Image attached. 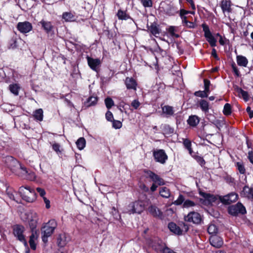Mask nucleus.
<instances>
[{"instance_id": "1", "label": "nucleus", "mask_w": 253, "mask_h": 253, "mask_svg": "<svg viewBox=\"0 0 253 253\" xmlns=\"http://www.w3.org/2000/svg\"><path fill=\"white\" fill-rule=\"evenodd\" d=\"M5 163L7 166L12 170L13 172L17 171L19 169L23 170V174L25 175L27 179L30 180H34L35 178V174L34 172H29L26 168L22 166L19 162L11 156H7L5 159Z\"/></svg>"}, {"instance_id": "2", "label": "nucleus", "mask_w": 253, "mask_h": 253, "mask_svg": "<svg viewBox=\"0 0 253 253\" xmlns=\"http://www.w3.org/2000/svg\"><path fill=\"white\" fill-rule=\"evenodd\" d=\"M147 203V201L141 200L130 202L125 208L123 212L128 214H140L144 211Z\"/></svg>"}, {"instance_id": "3", "label": "nucleus", "mask_w": 253, "mask_h": 253, "mask_svg": "<svg viewBox=\"0 0 253 253\" xmlns=\"http://www.w3.org/2000/svg\"><path fill=\"white\" fill-rule=\"evenodd\" d=\"M57 223L55 220L52 219L46 223L42 228V240L44 243L47 242V238L51 235L56 227Z\"/></svg>"}, {"instance_id": "4", "label": "nucleus", "mask_w": 253, "mask_h": 253, "mask_svg": "<svg viewBox=\"0 0 253 253\" xmlns=\"http://www.w3.org/2000/svg\"><path fill=\"white\" fill-rule=\"evenodd\" d=\"M19 192L22 198L26 202H33L36 198L35 191L29 187H20Z\"/></svg>"}, {"instance_id": "5", "label": "nucleus", "mask_w": 253, "mask_h": 253, "mask_svg": "<svg viewBox=\"0 0 253 253\" xmlns=\"http://www.w3.org/2000/svg\"><path fill=\"white\" fill-rule=\"evenodd\" d=\"M25 227L21 225H16L13 227V234L16 238L23 243L25 247H28V243L24 235Z\"/></svg>"}, {"instance_id": "6", "label": "nucleus", "mask_w": 253, "mask_h": 253, "mask_svg": "<svg viewBox=\"0 0 253 253\" xmlns=\"http://www.w3.org/2000/svg\"><path fill=\"white\" fill-rule=\"evenodd\" d=\"M180 225L181 227L174 222H170L169 224L168 227L171 232L175 234L180 235L182 234L183 230L187 232L189 229L188 226L183 222H181Z\"/></svg>"}, {"instance_id": "7", "label": "nucleus", "mask_w": 253, "mask_h": 253, "mask_svg": "<svg viewBox=\"0 0 253 253\" xmlns=\"http://www.w3.org/2000/svg\"><path fill=\"white\" fill-rule=\"evenodd\" d=\"M228 212L229 214L236 216L238 214H244L246 212L245 207L241 203H238L235 205L229 206L228 208Z\"/></svg>"}, {"instance_id": "8", "label": "nucleus", "mask_w": 253, "mask_h": 253, "mask_svg": "<svg viewBox=\"0 0 253 253\" xmlns=\"http://www.w3.org/2000/svg\"><path fill=\"white\" fill-rule=\"evenodd\" d=\"M203 31L204 32V36L207 41L209 42L211 46L214 47L216 46V40L212 35L209 26L205 23L202 25Z\"/></svg>"}, {"instance_id": "9", "label": "nucleus", "mask_w": 253, "mask_h": 253, "mask_svg": "<svg viewBox=\"0 0 253 253\" xmlns=\"http://www.w3.org/2000/svg\"><path fill=\"white\" fill-rule=\"evenodd\" d=\"M184 220L188 222L198 224L201 223L202 217L198 212L191 211L184 216Z\"/></svg>"}, {"instance_id": "10", "label": "nucleus", "mask_w": 253, "mask_h": 253, "mask_svg": "<svg viewBox=\"0 0 253 253\" xmlns=\"http://www.w3.org/2000/svg\"><path fill=\"white\" fill-rule=\"evenodd\" d=\"M153 156L156 162L162 164H165L168 159L167 155L163 149L154 151Z\"/></svg>"}, {"instance_id": "11", "label": "nucleus", "mask_w": 253, "mask_h": 253, "mask_svg": "<svg viewBox=\"0 0 253 253\" xmlns=\"http://www.w3.org/2000/svg\"><path fill=\"white\" fill-rule=\"evenodd\" d=\"M29 222V225L31 231H36V228L37 224L38 215L36 212H29L25 214Z\"/></svg>"}, {"instance_id": "12", "label": "nucleus", "mask_w": 253, "mask_h": 253, "mask_svg": "<svg viewBox=\"0 0 253 253\" xmlns=\"http://www.w3.org/2000/svg\"><path fill=\"white\" fill-rule=\"evenodd\" d=\"M199 194L203 198L201 199L200 201L205 205H210L216 200V198L212 194L205 193L202 191H199Z\"/></svg>"}, {"instance_id": "13", "label": "nucleus", "mask_w": 253, "mask_h": 253, "mask_svg": "<svg viewBox=\"0 0 253 253\" xmlns=\"http://www.w3.org/2000/svg\"><path fill=\"white\" fill-rule=\"evenodd\" d=\"M144 172L146 174V177L150 178L154 183L158 184L159 185L165 184L164 179L153 171L148 170H144Z\"/></svg>"}, {"instance_id": "14", "label": "nucleus", "mask_w": 253, "mask_h": 253, "mask_svg": "<svg viewBox=\"0 0 253 253\" xmlns=\"http://www.w3.org/2000/svg\"><path fill=\"white\" fill-rule=\"evenodd\" d=\"M16 28L22 34L28 33L33 29L32 24L28 21L18 23Z\"/></svg>"}, {"instance_id": "15", "label": "nucleus", "mask_w": 253, "mask_h": 253, "mask_svg": "<svg viewBox=\"0 0 253 253\" xmlns=\"http://www.w3.org/2000/svg\"><path fill=\"white\" fill-rule=\"evenodd\" d=\"M237 199L238 195L234 192H232L221 197L220 200L224 204L229 205L232 203L236 202Z\"/></svg>"}, {"instance_id": "16", "label": "nucleus", "mask_w": 253, "mask_h": 253, "mask_svg": "<svg viewBox=\"0 0 253 253\" xmlns=\"http://www.w3.org/2000/svg\"><path fill=\"white\" fill-rule=\"evenodd\" d=\"M86 59L89 67L92 70L97 72L101 63L100 60L98 58L94 59L88 56Z\"/></svg>"}, {"instance_id": "17", "label": "nucleus", "mask_w": 253, "mask_h": 253, "mask_svg": "<svg viewBox=\"0 0 253 253\" xmlns=\"http://www.w3.org/2000/svg\"><path fill=\"white\" fill-rule=\"evenodd\" d=\"M210 242L211 245L216 248H220L223 244L222 238L216 235L211 236L210 238Z\"/></svg>"}, {"instance_id": "18", "label": "nucleus", "mask_w": 253, "mask_h": 253, "mask_svg": "<svg viewBox=\"0 0 253 253\" xmlns=\"http://www.w3.org/2000/svg\"><path fill=\"white\" fill-rule=\"evenodd\" d=\"M148 211L154 217H161L162 216V211L155 205L150 206Z\"/></svg>"}, {"instance_id": "19", "label": "nucleus", "mask_w": 253, "mask_h": 253, "mask_svg": "<svg viewBox=\"0 0 253 253\" xmlns=\"http://www.w3.org/2000/svg\"><path fill=\"white\" fill-rule=\"evenodd\" d=\"M32 234L30 236L29 239V244L32 250H36V241H37L38 238V234L37 233V231H31Z\"/></svg>"}, {"instance_id": "20", "label": "nucleus", "mask_w": 253, "mask_h": 253, "mask_svg": "<svg viewBox=\"0 0 253 253\" xmlns=\"http://www.w3.org/2000/svg\"><path fill=\"white\" fill-rule=\"evenodd\" d=\"M40 23L46 33H50L53 31V26L51 22L42 20L40 22Z\"/></svg>"}, {"instance_id": "21", "label": "nucleus", "mask_w": 253, "mask_h": 253, "mask_svg": "<svg viewBox=\"0 0 253 253\" xmlns=\"http://www.w3.org/2000/svg\"><path fill=\"white\" fill-rule=\"evenodd\" d=\"M125 84L128 89H136L137 83L132 78L127 77L125 80Z\"/></svg>"}, {"instance_id": "22", "label": "nucleus", "mask_w": 253, "mask_h": 253, "mask_svg": "<svg viewBox=\"0 0 253 253\" xmlns=\"http://www.w3.org/2000/svg\"><path fill=\"white\" fill-rule=\"evenodd\" d=\"M235 90L238 94L240 97H242L245 101H248L249 99V95L248 92L243 90L241 87L237 86L235 87Z\"/></svg>"}, {"instance_id": "23", "label": "nucleus", "mask_w": 253, "mask_h": 253, "mask_svg": "<svg viewBox=\"0 0 253 253\" xmlns=\"http://www.w3.org/2000/svg\"><path fill=\"white\" fill-rule=\"evenodd\" d=\"M241 196L248 199H253V189L248 186H245L241 192Z\"/></svg>"}, {"instance_id": "24", "label": "nucleus", "mask_w": 253, "mask_h": 253, "mask_svg": "<svg viewBox=\"0 0 253 253\" xmlns=\"http://www.w3.org/2000/svg\"><path fill=\"white\" fill-rule=\"evenodd\" d=\"M116 15L119 20H127L129 19H132L129 15L127 13L126 10L119 9Z\"/></svg>"}, {"instance_id": "25", "label": "nucleus", "mask_w": 253, "mask_h": 253, "mask_svg": "<svg viewBox=\"0 0 253 253\" xmlns=\"http://www.w3.org/2000/svg\"><path fill=\"white\" fill-rule=\"evenodd\" d=\"M188 124L192 127L196 126L199 123L200 119L196 115H191L189 116L187 121Z\"/></svg>"}, {"instance_id": "26", "label": "nucleus", "mask_w": 253, "mask_h": 253, "mask_svg": "<svg viewBox=\"0 0 253 253\" xmlns=\"http://www.w3.org/2000/svg\"><path fill=\"white\" fill-rule=\"evenodd\" d=\"M68 241V238L64 234L60 235L57 238V244L60 247H64Z\"/></svg>"}, {"instance_id": "27", "label": "nucleus", "mask_w": 253, "mask_h": 253, "mask_svg": "<svg viewBox=\"0 0 253 253\" xmlns=\"http://www.w3.org/2000/svg\"><path fill=\"white\" fill-rule=\"evenodd\" d=\"M221 7L223 12H227L230 13L231 12V2L227 0H222L221 3Z\"/></svg>"}, {"instance_id": "28", "label": "nucleus", "mask_w": 253, "mask_h": 253, "mask_svg": "<svg viewBox=\"0 0 253 253\" xmlns=\"http://www.w3.org/2000/svg\"><path fill=\"white\" fill-rule=\"evenodd\" d=\"M163 113L165 114L166 117H168L172 116L174 114L173 108L169 105H165L162 107Z\"/></svg>"}, {"instance_id": "29", "label": "nucleus", "mask_w": 253, "mask_h": 253, "mask_svg": "<svg viewBox=\"0 0 253 253\" xmlns=\"http://www.w3.org/2000/svg\"><path fill=\"white\" fill-rule=\"evenodd\" d=\"M237 63L240 66L247 67L248 60L247 58L242 55H237L236 57Z\"/></svg>"}, {"instance_id": "30", "label": "nucleus", "mask_w": 253, "mask_h": 253, "mask_svg": "<svg viewBox=\"0 0 253 253\" xmlns=\"http://www.w3.org/2000/svg\"><path fill=\"white\" fill-rule=\"evenodd\" d=\"M149 30L150 33L156 37H157V35L160 34L161 31L159 26L156 24H151L149 28Z\"/></svg>"}, {"instance_id": "31", "label": "nucleus", "mask_w": 253, "mask_h": 253, "mask_svg": "<svg viewBox=\"0 0 253 253\" xmlns=\"http://www.w3.org/2000/svg\"><path fill=\"white\" fill-rule=\"evenodd\" d=\"M6 194L10 200L14 201L17 203H18V201L16 200V199L15 197L16 192L13 190L12 188L8 187L6 190Z\"/></svg>"}, {"instance_id": "32", "label": "nucleus", "mask_w": 253, "mask_h": 253, "mask_svg": "<svg viewBox=\"0 0 253 253\" xmlns=\"http://www.w3.org/2000/svg\"><path fill=\"white\" fill-rule=\"evenodd\" d=\"M199 105L202 110L205 113L209 112V103L205 100H201L199 101Z\"/></svg>"}, {"instance_id": "33", "label": "nucleus", "mask_w": 253, "mask_h": 253, "mask_svg": "<svg viewBox=\"0 0 253 253\" xmlns=\"http://www.w3.org/2000/svg\"><path fill=\"white\" fill-rule=\"evenodd\" d=\"M62 18L66 22H71L74 20L75 15L71 12H64L62 14Z\"/></svg>"}, {"instance_id": "34", "label": "nucleus", "mask_w": 253, "mask_h": 253, "mask_svg": "<svg viewBox=\"0 0 253 253\" xmlns=\"http://www.w3.org/2000/svg\"><path fill=\"white\" fill-rule=\"evenodd\" d=\"M97 102V98L95 96H90L84 103V105L86 107L94 105Z\"/></svg>"}, {"instance_id": "35", "label": "nucleus", "mask_w": 253, "mask_h": 253, "mask_svg": "<svg viewBox=\"0 0 253 253\" xmlns=\"http://www.w3.org/2000/svg\"><path fill=\"white\" fill-rule=\"evenodd\" d=\"M9 89L11 93L15 95H18L20 86L18 84H11L9 86Z\"/></svg>"}, {"instance_id": "36", "label": "nucleus", "mask_w": 253, "mask_h": 253, "mask_svg": "<svg viewBox=\"0 0 253 253\" xmlns=\"http://www.w3.org/2000/svg\"><path fill=\"white\" fill-rule=\"evenodd\" d=\"M43 110L42 109L36 110L34 113V117L35 119L42 121L43 119Z\"/></svg>"}, {"instance_id": "37", "label": "nucleus", "mask_w": 253, "mask_h": 253, "mask_svg": "<svg viewBox=\"0 0 253 253\" xmlns=\"http://www.w3.org/2000/svg\"><path fill=\"white\" fill-rule=\"evenodd\" d=\"M159 193L162 197L166 198H169L170 195L169 189L166 187H162L160 189Z\"/></svg>"}, {"instance_id": "38", "label": "nucleus", "mask_w": 253, "mask_h": 253, "mask_svg": "<svg viewBox=\"0 0 253 253\" xmlns=\"http://www.w3.org/2000/svg\"><path fill=\"white\" fill-rule=\"evenodd\" d=\"M85 144L86 141L84 137H80L79 139H78V140L76 142L77 147L80 150L83 149L85 146Z\"/></svg>"}, {"instance_id": "39", "label": "nucleus", "mask_w": 253, "mask_h": 253, "mask_svg": "<svg viewBox=\"0 0 253 253\" xmlns=\"http://www.w3.org/2000/svg\"><path fill=\"white\" fill-rule=\"evenodd\" d=\"M218 228L216 226L213 224H210L208 228V232L210 234L214 235L217 233Z\"/></svg>"}, {"instance_id": "40", "label": "nucleus", "mask_w": 253, "mask_h": 253, "mask_svg": "<svg viewBox=\"0 0 253 253\" xmlns=\"http://www.w3.org/2000/svg\"><path fill=\"white\" fill-rule=\"evenodd\" d=\"M183 145L184 147L188 150L190 155H192L193 151L191 148V142L188 139H185L183 140Z\"/></svg>"}, {"instance_id": "41", "label": "nucleus", "mask_w": 253, "mask_h": 253, "mask_svg": "<svg viewBox=\"0 0 253 253\" xmlns=\"http://www.w3.org/2000/svg\"><path fill=\"white\" fill-rule=\"evenodd\" d=\"M236 166L241 174H244L246 172L245 166L241 162H238L236 164Z\"/></svg>"}, {"instance_id": "42", "label": "nucleus", "mask_w": 253, "mask_h": 253, "mask_svg": "<svg viewBox=\"0 0 253 253\" xmlns=\"http://www.w3.org/2000/svg\"><path fill=\"white\" fill-rule=\"evenodd\" d=\"M223 114L225 115H229L231 113V107L230 104L226 103L224 106Z\"/></svg>"}, {"instance_id": "43", "label": "nucleus", "mask_w": 253, "mask_h": 253, "mask_svg": "<svg viewBox=\"0 0 253 253\" xmlns=\"http://www.w3.org/2000/svg\"><path fill=\"white\" fill-rule=\"evenodd\" d=\"M195 206H196V204L190 200H185L183 204V207L184 208H189Z\"/></svg>"}, {"instance_id": "44", "label": "nucleus", "mask_w": 253, "mask_h": 253, "mask_svg": "<svg viewBox=\"0 0 253 253\" xmlns=\"http://www.w3.org/2000/svg\"><path fill=\"white\" fill-rule=\"evenodd\" d=\"M105 103L108 109H110L114 105L113 100L110 97H107L105 99Z\"/></svg>"}, {"instance_id": "45", "label": "nucleus", "mask_w": 253, "mask_h": 253, "mask_svg": "<svg viewBox=\"0 0 253 253\" xmlns=\"http://www.w3.org/2000/svg\"><path fill=\"white\" fill-rule=\"evenodd\" d=\"M168 32L172 37H174L175 38L179 37V35L178 34H176L175 32L176 31L175 27L174 26H170L169 27L168 29Z\"/></svg>"}, {"instance_id": "46", "label": "nucleus", "mask_w": 253, "mask_h": 253, "mask_svg": "<svg viewBox=\"0 0 253 253\" xmlns=\"http://www.w3.org/2000/svg\"><path fill=\"white\" fill-rule=\"evenodd\" d=\"M140 1L145 7H150L152 6L153 3L152 0H140Z\"/></svg>"}, {"instance_id": "47", "label": "nucleus", "mask_w": 253, "mask_h": 253, "mask_svg": "<svg viewBox=\"0 0 253 253\" xmlns=\"http://www.w3.org/2000/svg\"><path fill=\"white\" fill-rule=\"evenodd\" d=\"M184 197L182 195H179L178 198L175 200L173 204L175 205H180L184 202Z\"/></svg>"}, {"instance_id": "48", "label": "nucleus", "mask_w": 253, "mask_h": 253, "mask_svg": "<svg viewBox=\"0 0 253 253\" xmlns=\"http://www.w3.org/2000/svg\"><path fill=\"white\" fill-rule=\"evenodd\" d=\"M224 179L227 183L228 184L233 185L235 184V179L233 177H232L230 175H226L224 177Z\"/></svg>"}, {"instance_id": "49", "label": "nucleus", "mask_w": 253, "mask_h": 253, "mask_svg": "<svg viewBox=\"0 0 253 253\" xmlns=\"http://www.w3.org/2000/svg\"><path fill=\"white\" fill-rule=\"evenodd\" d=\"M194 94L195 96L201 97L202 98L207 97L208 96V94L204 90L196 91Z\"/></svg>"}, {"instance_id": "50", "label": "nucleus", "mask_w": 253, "mask_h": 253, "mask_svg": "<svg viewBox=\"0 0 253 253\" xmlns=\"http://www.w3.org/2000/svg\"><path fill=\"white\" fill-rule=\"evenodd\" d=\"M204 86L205 90L204 91L206 92L207 93L209 94L210 93V81L205 79L204 80Z\"/></svg>"}, {"instance_id": "51", "label": "nucleus", "mask_w": 253, "mask_h": 253, "mask_svg": "<svg viewBox=\"0 0 253 253\" xmlns=\"http://www.w3.org/2000/svg\"><path fill=\"white\" fill-rule=\"evenodd\" d=\"M231 66H232V70H233L234 73L235 74V75L237 77H240L241 76L240 73L238 69L237 68L235 63H233L232 64Z\"/></svg>"}, {"instance_id": "52", "label": "nucleus", "mask_w": 253, "mask_h": 253, "mask_svg": "<svg viewBox=\"0 0 253 253\" xmlns=\"http://www.w3.org/2000/svg\"><path fill=\"white\" fill-rule=\"evenodd\" d=\"M113 122V126L116 129L120 128L122 126V123L119 121L114 120Z\"/></svg>"}, {"instance_id": "53", "label": "nucleus", "mask_w": 253, "mask_h": 253, "mask_svg": "<svg viewBox=\"0 0 253 253\" xmlns=\"http://www.w3.org/2000/svg\"><path fill=\"white\" fill-rule=\"evenodd\" d=\"M140 105V103L138 100H134L131 103V106L135 109H138Z\"/></svg>"}, {"instance_id": "54", "label": "nucleus", "mask_w": 253, "mask_h": 253, "mask_svg": "<svg viewBox=\"0 0 253 253\" xmlns=\"http://www.w3.org/2000/svg\"><path fill=\"white\" fill-rule=\"evenodd\" d=\"M195 159L197 161V162L201 165V166H203L204 165H205V160H204V159L201 157V156H196L195 157Z\"/></svg>"}, {"instance_id": "55", "label": "nucleus", "mask_w": 253, "mask_h": 253, "mask_svg": "<svg viewBox=\"0 0 253 253\" xmlns=\"http://www.w3.org/2000/svg\"><path fill=\"white\" fill-rule=\"evenodd\" d=\"M105 116L106 119L108 121L112 122L113 121V115L110 111H108Z\"/></svg>"}, {"instance_id": "56", "label": "nucleus", "mask_w": 253, "mask_h": 253, "mask_svg": "<svg viewBox=\"0 0 253 253\" xmlns=\"http://www.w3.org/2000/svg\"><path fill=\"white\" fill-rule=\"evenodd\" d=\"M36 190L39 193L40 195L42 197H44V195H45V191L43 189H42V188L38 187L36 189Z\"/></svg>"}, {"instance_id": "57", "label": "nucleus", "mask_w": 253, "mask_h": 253, "mask_svg": "<svg viewBox=\"0 0 253 253\" xmlns=\"http://www.w3.org/2000/svg\"><path fill=\"white\" fill-rule=\"evenodd\" d=\"M184 26H186L188 28H195L196 27V25L192 22L188 21V22H186V24L184 25Z\"/></svg>"}, {"instance_id": "58", "label": "nucleus", "mask_w": 253, "mask_h": 253, "mask_svg": "<svg viewBox=\"0 0 253 253\" xmlns=\"http://www.w3.org/2000/svg\"><path fill=\"white\" fill-rule=\"evenodd\" d=\"M60 146L58 143H54L52 145V149L57 153L60 152Z\"/></svg>"}, {"instance_id": "59", "label": "nucleus", "mask_w": 253, "mask_h": 253, "mask_svg": "<svg viewBox=\"0 0 253 253\" xmlns=\"http://www.w3.org/2000/svg\"><path fill=\"white\" fill-rule=\"evenodd\" d=\"M44 203L45 204V207L46 209H49L50 207V201L46 197H42Z\"/></svg>"}, {"instance_id": "60", "label": "nucleus", "mask_w": 253, "mask_h": 253, "mask_svg": "<svg viewBox=\"0 0 253 253\" xmlns=\"http://www.w3.org/2000/svg\"><path fill=\"white\" fill-rule=\"evenodd\" d=\"M44 203L45 204V207L46 209H49L50 207V201L46 197H42Z\"/></svg>"}, {"instance_id": "61", "label": "nucleus", "mask_w": 253, "mask_h": 253, "mask_svg": "<svg viewBox=\"0 0 253 253\" xmlns=\"http://www.w3.org/2000/svg\"><path fill=\"white\" fill-rule=\"evenodd\" d=\"M246 111L249 115V117L250 118H253V111L252 110L250 106H248L247 108Z\"/></svg>"}, {"instance_id": "62", "label": "nucleus", "mask_w": 253, "mask_h": 253, "mask_svg": "<svg viewBox=\"0 0 253 253\" xmlns=\"http://www.w3.org/2000/svg\"><path fill=\"white\" fill-rule=\"evenodd\" d=\"M189 13V11L183 9H181L179 11V15L180 17L185 16V15Z\"/></svg>"}, {"instance_id": "63", "label": "nucleus", "mask_w": 253, "mask_h": 253, "mask_svg": "<svg viewBox=\"0 0 253 253\" xmlns=\"http://www.w3.org/2000/svg\"><path fill=\"white\" fill-rule=\"evenodd\" d=\"M186 1L190 3L192 9L194 10L196 9V6L193 0H186Z\"/></svg>"}, {"instance_id": "64", "label": "nucleus", "mask_w": 253, "mask_h": 253, "mask_svg": "<svg viewBox=\"0 0 253 253\" xmlns=\"http://www.w3.org/2000/svg\"><path fill=\"white\" fill-rule=\"evenodd\" d=\"M211 55L215 58H216L217 60H218V56H217V55L216 54V51L215 50V49L214 48H213L212 50V51H211Z\"/></svg>"}]
</instances>
